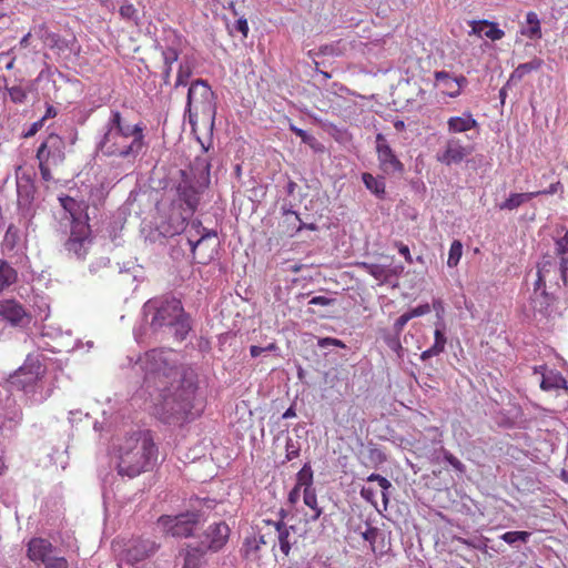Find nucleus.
Returning a JSON list of instances; mask_svg holds the SVG:
<instances>
[{
	"label": "nucleus",
	"instance_id": "obj_33",
	"mask_svg": "<svg viewBox=\"0 0 568 568\" xmlns=\"http://www.w3.org/2000/svg\"><path fill=\"white\" fill-rule=\"evenodd\" d=\"M359 267H362L366 273L372 275L375 280L379 281L381 283L387 282L388 271H386V265L362 262L359 264Z\"/></svg>",
	"mask_w": 568,
	"mask_h": 568
},
{
	"label": "nucleus",
	"instance_id": "obj_11",
	"mask_svg": "<svg viewBox=\"0 0 568 568\" xmlns=\"http://www.w3.org/2000/svg\"><path fill=\"white\" fill-rule=\"evenodd\" d=\"M205 514L199 511H186L176 516H161L158 519V527L166 535L175 538H187L204 520Z\"/></svg>",
	"mask_w": 568,
	"mask_h": 568
},
{
	"label": "nucleus",
	"instance_id": "obj_8",
	"mask_svg": "<svg viewBox=\"0 0 568 568\" xmlns=\"http://www.w3.org/2000/svg\"><path fill=\"white\" fill-rule=\"evenodd\" d=\"M210 168L206 158H196L191 166L192 178L186 172H181L182 181L178 186V197L185 205L182 216L192 217L196 211L201 195L211 181Z\"/></svg>",
	"mask_w": 568,
	"mask_h": 568
},
{
	"label": "nucleus",
	"instance_id": "obj_52",
	"mask_svg": "<svg viewBox=\"0 0 568 568\" xmlns=\"http://www.w3.org/2000/svg\"><path fill=\"white\" fill-rule=\"evenodd\" d=\"M379 535V530L376 527H367L365 531L362 532V537L364 540L368 541L374 550V544L376 542L377 536Z\"/></svg>",
	"mask_w": 568,
	"mask_h": 568
},
{
	"label": "nucleus",
	"instance_id": "obj_48",
	"mask_svg": "<svg viewBox=\"0 0 568 568\" xmlns=\"http://www.w3.org/2000/svg\"><path fill=\"white\" fill-rule=\"evenodd\" d=\"M290 130L295 134L297 135L298 138H301L302 142L305 143V144H308V145H313L314 142L316 141L315 138L311 134H308L305 130L303 129H300L297 128L296 125L294 124H290Z\"/></svg>",
	"mask_w": 568,
	"mask_h": 568
},
{
	"label": "nucleus",
	"instance_id": "obj_27",
	"mask_svg": "<svg viewBox=\"0 0 568 568\" xmlns=\"http://www.w3.org/2000/svg\"><path fill=\"white\" fill-rule=\"evenodd\" d=\"M18 280L17 270L6 260H0V294Z\"/></svg>",
	"mask_w": 568,
	"mask_h": 568
},
{
	"label": "nucleus",
	"instance_id": "obj_10",
	"mask_svg": "<svg viewBox=\"0 0 568 568\" xmlns=\"http://www.w3.org/2000/svg\"><path fill=\"white\" fill-rule=\"evenodd\" d=\"M551 267L549 260H544L538 266L535 291L530 300V308L534 320L541 322L548 320L552 314V297L545 291L547 275Z\"/></svg>",
	"mask_w": 568,
	"mask_h": 568
},
{
	"label": "nucleus",
	"instance_id": "obj_60",
	"mask_svg": "<svg viewBox=\"0 0 568 568\" xmlns=\"http://www.w3.org/2000/svg\"><path fill=\"white\" fill-rule=\"evenodd\" d=\"M110 260L108 257H100L97 262L90 264V272L97 273L100 268L108 267Z\"/></svg>",
	"mask_w": 568,
	"mask_h": 568
},
{
	"label": "nucleus",
	"instance_id": "obj_38",
	"mask_svg": "<svg viewBox=\"0 0 568 568\" xmlns=\"http://www.w3.org/2000/svg\"><path fill=\"white\" fill-rule=\"evenodd\" d=\"M44 568H68L69 562L65 557L61 556L55 548L47 558L41 562Z\"/></svg>",
	"mask_w": 568,
	"mask_h": 568
},
{
	"label": "nucleus",
	"instance_id": "obj_22",
	"mask_svg": "<svg viewBox=\"0 0 568 568\" xmlns=\"http://www.w3.org/2000/svg\"><path fill=\"white\" fill-rule=\"evenodd\" d=\"M55 547L43 538H32L28 544V557L34 562H42L47 556H49Z\"/></svg>",
	"mask_w": 568,
	"mask_h": 568
},
{
	"label": "nucleus",
	"instance_id": "obj_34",
	"mask_svg": "<svg viewBox=\"0 0 568 568\" xmlns=\"http://www.w3.org/2000/svg\"><path fill=\"white\" fill-rule=\"evenodd\" d=\"M32 307L37 320L44 321L49 317L50 306L45 297L34 296Z\"/></svg>",
	"mask_w": 568,
	"mask_h": 568
},
{
	"label": "nucleus",
	"instance_id": "obj_5",
	"mask_svg": "<svg viewBox=\"0 0 568 568\" xmlns=\"http://www.w3.org/2000/svg\"><path fill=\"white\" fill-rule=\"evenodd\" d=\"M58 200L63 211L61 222L65 220V225L70 224L71 226L65 250L74 254L77 258L82 260L87 256L92 244L88 204L83 200L69 195L59 196Z\"/></svg>",
	"mask_w": 568,
	"mask_h": 568
},
{
	"label": "nucleus",
	"instance_id": "obj_58",
	"mask_svg": "<svg viewBox=\"0 0 568 568\" xmlns=\"http://www.w3.org/2000/svg\"><path fill=\"white\" fill-rule=\"evenodd\" d=\"M429 312H430V305L428 303L418 305V306L414 307L413 310L408 311V313L410 314L412 318L426 315Z\"/></svg>",
	"mask_w": 568,
	"mask_h": 568
},
{
	"label": "nucleus",
	"instance_id": "obj_54",
	"mask_svg": "<svg viewBox=\"0 0 568 568\" xmlns=\"http://www.w3.org/2000/svg\"><path fill=\"white\" fill-rule=\"evenodd\" d=\"M361 497L366 500L367 503L372 504L373 506H377V501H376V491L371 488V487H362L361 491Z\"/></svg>",
	"mask_w": 568,
	"mask_h": 568
},
{
	"label": "nucleus",
	"instance_id": "obj_64",
	"mask_svg": "<svg viewBox=\"0 0 568 568\" xmlns=\"http://www.w3.org/2000/svg\"><path fill=\"white\" fill-rule=\"evenodd\" d=\"M42 337H62V332L59 328L52 326H44L41 333Z\"/></svg>",
	"mask_w": 568,
	"mask_h": 568
},
{
	"label": "nucleus",
	"instance_id": "obj_47",
	"mask_svg": "<svg viewBox=\"0 0 568 568\" xmlns=\"http://www.w3.org/2000/svg\"><path fill=\"white\" fill-rule=\"evenodd\" d=\"M303 501L311 509L318 508L317 497L314 488H307L303 491Z\"/></svg>",
	"mask_w": 568,
	"mask_h": 568
},
{
	"label": "nucleus",
	"instance_id": "obj_56",
	"mask_svg": "<svg viewBox=\"0 0 568 568\" xmlns=\"http://www.w3.org/2000/svg\"><path fill=\"white\" fill-rule=\"evenodd\" d=\"M445 460L456 470L463 473L465 470L464 464L453 454L446 452L444 455Z\"/></svg>",
	"mask_w": 568,
	"mask_h": 568
},
{
	"label": "nucleus",
	"instance_id": "obj_26",
	"mask_svg": "<svg viewBox=\"0 0 568 568\" xmlns=\"http://www.w3.org/2000/svg\"><path fill=\"white\" fill-rule=\"evenodd\" d=\"M556 254L559 256V271L562 280H566L568 272V231L564 236L556 240L555 243Z\"/></svg>",
	"mask_w": 568,
	"mask_h": 568
},
{
	"label": "nucleus",
	"instance_id": "obj_46",
	"mask_svg": "<svg viewBox=\"0 0 568 568\" xmlns=\"http://www.w3.org/2000/svg\"><path fill=\"white\" fill-rule=\"evenodd\" d=\"M162 58L164 65H173V63L179 59V51L173 47L163 48Z\"/></svg>",
	"mask_w": 568,
	"mask_h": 568
},
{
	"label": "nucleus",
	"instance_id": "obj_63",
	"mask_svg": "<svg viewBox=\"0 0 568 568\" xmlns=\"http://www.w3.org/2000/svg\"><path fill=\"white\" fill-rule=\"evenodd\" d=\"M235 29L236 31H239L240 33H242V36L244 38L247 37L248 34V23H247V20L245 18H240L236 22H235Z\"/></svg>",
	"mask_w": 568,
	"mask_h": 568
},
{
	"label": "nucleus",
	"instance_id": "obj_16",
	"mask_svg": "<svg viewBox=\"0 0 568 568\" xmlns=\"http://www.w3.org/2000/svg\"><path fill=\"white\" fill-rule=\"evenodd\" d=\"M376 153L379 168L384 173L390 174L403 172V163L396 156L386 138L382 133L376 135Z\"/></svg>",
	"mask_w": 568,
	"mask_h": 568
},
{
	"label": "nucleus",
	"instance_id": "obj_12",
	"mask_svg": "<svg viewBox=\"0 0 568 568\" xmlns=\"http://www.w3.org/2000/svg\"><path fill=\"white\" fill-rule=\"evenodd\" d=\"M160 548L152 539H134L119 558L118 568H146V560Z\"/></svg>",
	"mask_w": 568,
	"mask_h": 568
},
{
	"label": "nucleus",
	"instance_id": "obj_43",
	"mask_svg": "<svg viewBox=\"0 0 568 568\" xmlns=\"http://www.w3.org/2000/svg\"><path fill=\"white\" fill-rule=\"evenodd\" d=\"M530 532L528 531H507L505 534L501 535V539L509 544V545H514L516 542H527L528 539L530 538Z\"/></svg>",
	"mask_w": 568,
	"mask_h": 568
},
{
	"label": "nucleus",
	"instance_id": "obj_7",
	"mask_svg": "<svg viewBox=\"0 0 568 568\" xmlns=\"http://www.w3.org/2000/svg\"><path fill=\"white\" fill-rule=\"evenodd\" d=\"M216 97L206 80L196 79L190 83L184 119L194 132L200 116L212 132L216 118Z\"/></svg>",
	"mask_w": 568,
	"mask_h": 568
},
{
	"label": "nucleus",
	"instance_id": "obj_45",
	"mask_svg": "<svg viewBox=\"0 0 568 568\" xmlns=\"http://www.w3.org/2000/svg\"><path fill=\"white\" fill-rule=\"evenodd\" d=\"M278 346L276 345V343H270L267 344L266 346H256V345H252L250 347V354L253 358H256V357H260L262 355H266V354H276L278 355Z\"/></svg>",
	"mask_w": 568,
	"mask_h": 568
},
{
	"label": "nucleus",
	"instance_id": "obj_42",
	"mask_svg": "<svg viewBox=\"0 0 568 568\" xmlns=\"http://www.w3.org/2000/svg\"><path fill=\"white\" fill-rule=\"evenodd\" d=\"M481 26L486 28V31H484V37L497 41L504 38L505 32L498 28V26L495 22H489L487 20H481Z\"/></svg>",
	"mask_w": 568,
	"mask_h": 568
},
{
	"label": "nucleus",
	"instance_id": "obj_29",
	"mask_svg": "<svg viewBox=\"0 0 568 568\" xmlns=\"http://www.w3.org/2000/svg\"><path fill=\"white\" fill-rule=\"evenodd\" d=\"M362 181L367 190H369L376 197L384 199L385 196V180L382 176H374L371 173H363Z\"/></svg>",
	"mask_w": 568,
	"mask_h": 568
},
{
	"label": "nucleus",
	"instance_id": "obj_2",
	"mask_svg": "<svg viewBox=\"0 0 568 568\" xmlns=\"http://www.w3.org/2000/svg\"><path fill=\"white\" fill-rule=\"evenodd\" d=\"M145 125L129 123L118 110H111L103 125L97 150L104 156L120 158L132 163L146 149Z\"/></svg>",
	"mask_w": 568,
	"mask_h": 568
},
{
	"label": "nucleus",
	"instance_id": "obj_41",
	"mask_svg": "<svg viewBox=\"0 0 568 568\" xmlns=\"http://www.w3.org/2000/svg\"><path fill=\"white\" fill-rule=\"evenodd\" d=\"M462 255H463V244L458 240L453 241V243L450 244V247H449V252H448L447 265L449 267L457 266L462 258Z\"/></svg>",
	"mask_w": 568,
	"mask_h": 568
},
{
	"label": "nucleus",
	"instance_id": "obj_21",
	"mask_svg": "<svg viewBox=\"0 0 568 568\" xmlns=\"http://www.w3.org/2000/svg\"><path fill=\"white\" fill-rule=\"evenodd\" d=\"M478 126L476 119L468 111L458 116H450L447 120V131L450 134L465 133Z\"/></svg>",
	"mask_w": 568,
	"mask_h": 568
},
{
	"label": "nucleus",
	"instance_id": "obj_39",
	"mask_svg": "<svg viewBox=\"0 0 568 568\" xmlns=\"http://www.w3.org/2000/svg\"><path fill=\"white\" fill-rule=\"evenodd\" d=\"M192 73H193L192 65L187 61L181 62L179 65L174 88L187 85Z\"/></svg>",
	"mask_w": 568,
	"mask_h": 568
},
{
	"label": "nucleus",
	"instance_id": "obj_62",
	"mask_svg": "<svg viewBox=\"0 0 568 568\" xmlns=\"http://www.w3.org/2000/svg\"><path fill=\"white\" fill-rule=\"evenodd\" d=\"M399 254L405 258V261L409 264L413 263V257L409 252V247L402 242L396 243Z\"/></svg>",
	"mask_w": 568,
	"mask_h": 568
},
{
	"label": "nucleus",
	"instance_id": "obj_57",
	"mask_svg": "<svg viewBox=\"0 0 568 568\" xmlns=\"http://www.w3.org/2000/svg\"><path fill=\"white\" fill-rule=\"evenodd\" d=\"M120 14L124 19L134 20L135 19V14H136V10H135L133 4L125 3V4L121 6Z\"/></svg>",
	"mask_w": 568,
	"mask_h": 568
},
{
	"label": "nucleus",
	"instance_id": "obj_1",
	"mask_svg": "<svg viewBox=\"0 0 568 568\" xmlns=\"http://www.w3.org/2000/svg\"><path fill=\"white\" fill-rule=\"evenodd\" d=\"M144 373L142 392L152 403V414L169 425L193 419L197 388L196 375L180 363L173 349H151L135 362Z\"/></svg>",
	"mask_w": 568,
	"mask_h": 568
},
{
	"label": "nucleus",
	"instance_id": "obj_61",
	"mask_svg": "<svg viewBox=\"0 0 568 568\" xmlns=\"http://www.w3.org/2000/svg\"><path fill=\"white\" fill-rule=\"evenodd\" d=\"M386 271L387 272V282L392 278V277H398L403 272H404V266L403 265H386Z\"/></svg>",
	"mask_w": 568,
	"mask_h": 568
},
{
	"label": "nucleus",
	"instance_id": "obj_53",
	"mask_svg": "<svg viewBox=\"0 0 568 568\" xmlns=\"http://www.w3.org/2000/svg\"><path fill=\"white\" fill-rule=\"evenodd\" d=\"M412 320V316L408 312L402 314L394 323V333L399 335L404 329L405 325Z\"/></svg>",
	"mask_w": 568,
	"mask_h": 568
},
{
	"label": "nucleus",
	"instance_id": "obj_59",
	"mask_svg": "<svg viewBox=\"0 0 568 568\" xmlns=\"http://www.w3.org/2000/svg\"><path fill=\"white\" fill-rule=\"evenodd\" d=\"M334 300L329 298V297H326V296H323V295H318V296H314L312 297L310 301H308V304L310 305H320V306H328L333 303Z\"/></svg>",
	"mask_w": 568,
	"mask_h": 568
},
{
	"label": "nucleus",
	"instance_id": "obj_20",
	"mask_svg": "<svg viewBox=\"0 0 568 568\" xmlns=\"http://www.w3.org/2000/svg\"><path fill=\"white\" fill-rule=\"evenodd\" d=\"M446 325L442 317L439 321L435 323V332H434V344L428 349L424 351L420 354L422 361H427L430 357L438 356L445 351V346L447 343V338L445 335Z\"/></svg>",
	"mask_w": 568,
	"mask_h": 568
},
{
	"label": "nucleus",
	"instance_id": "obj_13",
	"mask_svg": "<svg viewBox=\"0 0 568 568\" xmlns=\"http://www.w3.org/2000/svg\"><path fill=\"white\" fill-rule=\"evenodd\" d=\"M189 219L190 217L181 216L178 225L170 232V235L184 232L186 242L191 247V252L194 254L195 248L207 240L215 237L216 232L203 227L199 220H193L191 223H186Z\"/></svg>",
	"mask_w": 568,
	"mask_h": 568
},
{
	"label": "nucleus",
	"instance_id": "obj_6",
	"mask_svg": "<svg viewBox=\"0 0 568 568\" xmlns=\"http://www.w3.org/2000/svg\"><path fill=\"white\" fill-rule=\"evenodd\" d=\"M43 361L40 353L28 354L24 363L9 377V383L22 390L31 405L43 403L52 394L51 384L45 378Z\"/></svg>",
	"mask_w": 568,
	"mask_h": 568
},
{
	"label": "nucleus",
	"instance_id": "obj_17",
	"mask_svg": "<svg viewBox=\"0 0 568 568\" xmlns=\"http://www.w3.org/2000/svg\"><path fill=\"white\" fill-rule=\"evenodd\" d=\"M230 532L231 529L226 523H213L203 534L202 546H205L206 550L216 552L226 545Z\"/></svg>",
	"mask_w": 568,
	"mask_h": 568
},
{
	"label": "nucleus",
	"instance_id": "obj_23",
	"mask_svg": "<svg viewBox=\"0 0 568 568\" xmlns=\"http://www.w3.org/2000/svg\"><path fill=\"white\" fill-rule=\"evenodd\" d=\"M540 388L545 392L551 390H564L565 394L568 395V383L561 373L550 369L548 373L544 374V377L539 384Z\"/></svg>",
	"mask_w": 568,
	"mask_h": 568
},
{
	"label": "nucleus",
	"instance_id": "obj_32",
	"mask_svg": "<svg viewBox=\"0 0 568 568\" xmlns=\"http://www.w3.org/2000/svg\"><path fill=\"white\" fill-rule=\"evenodd\" d=\"M268 524L273 525V527L277 531V539L281 551L285 556H288L292 549V544L290 541L287 525L284 523V520L270 521Z\"/></svg>",
	"mask_w": 568,
	"mask_h": 568
},
{
	"label": "nucleus",
	"instance_id": "obj_3",
	"mask_svg": "<svg viewBox=\"0 0 568 568\" xmlns=\"http://www.w3.org/2000/svg\"><path fill=\"white\" fill-rule=\"evenodd\" d=\"M111 454L118 474L133 478L153 468L158 447L150 430L130 429L113 439Z\"/></svg>",
	"mask_w": 568,
	"mask_h": 568
},
{
	"label": "nucleus",
	"instance_id": "obj_24",
	"mask_svg": "<svg viewBox=\"0 0 568 568\" xmlns=\"http://www.w3.org/2000/svg\"><path fill=\"white\" fill-rule=\"evenodd\" d=\"M207 562L206 550L202 546L187 545L183 568H202Z\"/></svg>",
	"mask_w": 568,
	"mask_h": 568
},
{
	"label": "nucleus",
	"instance_id": "obj_30",
	"mask_svg": "<svg viewBox=\"0 0 568 568\" xmlns=\"http://www.w3.org/2000/svg\"><path fill=\"white\" fill-rule=\"evenodd\" d=\"M541 65L542 60L538 58H535L529 62L519 64L510 74L507 84L520 81L526 74L539 70Z\"/></svg>",
	"mask_w": 568,
	"mask_h": 568
},
{
	"label": "nucleus",
	"instance_id": "obj_40",
	"mask_svg": "<svg viewBox=\"0 0 568 568\" xmlns=\"http://www.w3.org/2000/svg\"><path fill=\"white\" fill-rule=\"evenodd\" d=\"M4 89L13 103L22 104L26 102L28 98V92L21 84H13L11 87L6 85Z\"/></svg>",
	"mask_w": 568,
	"mask_h": 568
},
{
	"label": "nucleus",
	"instance_id": "obj_15",
	"mask_svg": "<svg viewBox=\"0 0 568 568\" xmlns=\"http://www.w3.org/2000/svg\"><path fill=\"white\" fill-rule=\"evenodd\" d=\"M471 148L465 145L460 139L452 136L446 140L442 150L436 153V160L447 166L460 164L471 154Z\"/></svg>",
	"mask_w": 568,
	"mask_h": 568
},
{
	"label": "nucleus",
	"instance_id": "obj_55",
	"mask_svg": "<svg viewBox=\"0 0 568 568\" xmlns=\"http://www.w3.org/2000/svg\"><path fill=\"white\" fill-rule=\"evenodd\" d=\"M317 345L321 348H327L329 346H336V347H342V348L345 347V344L341 339L333 338V337L320 338L317 342Z\"/></svg>",
	"mask_w": 568,
	"mask_h": 568
},
{
	"label": "nucleus",
	"instance_id": "obj_50",
	"mask_svg": "<svg viewBox=\"0 0 568 568\" xmlns=\"http://www.w3.org/2000/svg\"><path fill=\"white\" fill-rule=\"evenodd\" d=\"M456 82H455V89L452 90V91H447L446 94L449 97V98H457L460 95V92H462V88L465 87L468 81L467 79L464 77V75H459V77H454Z\"/></svg>",
	"mask_w": 568,
	"mask_h": 568
},
{
	"label": "nucleus",
	"instance_id": "obj_19",
	"mask_svg": "<svg viewBox=\"0 0 568 568\" xmlns=\"http://www.w3.org/2000/svg\"><path fill=\"white\" fill-rule=\"evenodd\" d=\"M22 420L21 407L11 398L0 403V422L3 427L14 428Z\"/></svg>",
	"mask_w": 568,
	"mask_h": 568
},
{
	"label": "nucleus",
	"instance_id": "obj_49",
	"mask_svg": "<svg viewBox=\"0 0 568 568\" xmlns=\"http://www.w3.org/2000/svg\"><path fill=\"white\" fill-rule=\"evenodd\" d=\"M385 343L389 349H392L393 352H395L397 354H399L400 351L403 349L400 341H399V335H397L396 333H394V335L385 336Z\"/></svg>",
	"mask_w": 568,
	"mask_h": 568
},
{
	"label": "nucleus",
	"instance_id": "obj_37",
	"mask_svg": "<svg viewBox=\"0 0 568 568\" xmlns=\"http://www.w3.org/2000/svg\"><path fill=\"white\" fill-rule=\"evenodd\" d=\"M44 568H68L69 562L65 557L61 556L55 548L47 558L41 562Z\"/></svg>",
	"mask_w": 568,
	"mask_h": 568
},
{
	"label": "nucleus",
	"instance_id": "obj_9",
	"mask_svg": "<svg viewBox=\"0 0 568 568\" xmlns=\"http://www.w3.org/2000/svg\"><path fill=\"white\" fill-rule=\"evenodd\" d=\"M77 138V131H71L68 138H62L59 134L50 133L41 142L37 150V159L39 161L41 178L44 181H51L53 179L52 170L64 162L67 140L72 145L75 143Z\"/></svg>",
	"mask_w": 568,
	"mask_h": 568
},
{
	"label": "nucleus",
	"instance_id": "obj_28",
	"mask_svg": "<svg viewBox=\"0 0 568 568\" xmlns=\"http://www.w3.org/2000/svg\"><path fill=\"white\" fill-rule=\"evenodd\" d=\"M541 192H526V193H511L506 201L500 203L498 207L500 210L513 211L519 207L521 204L535 199L540 195Z\"/></svg>",
	"mask_w": 568,
	"mask_h": 568
},
{
	"label": "nucleus",
	"instance_id": "obj_35",
	"mask_svg": "<svg viewBox=\"0 0 568 568\" xmlns=\"http://www.w3.org/2000/svg\"><path fill=\"white\" fill-rule=\"evenodd\" d=\"M296 486L307 488L313 487V470L310 463L304 464L301 470L296 475Z\"/></svg>",
	"mask_w": 568,
	"mask_h": 568
},
{
	"label": "nucleus",
	"instance_id": "obj_18",
	"mask_svg": "<svg viewBox=\"0 0 568 568\" xmlns=\"http://www.w3.org/2000/svg\"><path fill=\"white\" fill-rule=\"evenodd\" d=\"M17 193H18V209L26 220V224L28 225L33 216L32 209V199H33V186L29 181L17 183Z\"/></svg>",
	"mask_w": 568,
	"mask_h": 568
},
{
	"label": "nucleus",
	"instance_id": "obj_25",
	"mask_svg": "<svg viewBox=\"0 0 568 568\" xmlns=\"http://www.w3.org/2000/svg\"><path fill=\"white\" fill-rule=\"evenodd\" d=\"M520 33L530 40L542 38L540 19L536 12L529 11L526 13V26L521 27Z\"/></svg>",
	"mask_w": 568,
	"mask_h": 568
},
{
	"label": "nucleus",
	"instance_id": "obj_31",
	"mask_svg": "<svg viewBox=\"0 0 568 568\" xmlns=\"http://www.w3.org/2000/svg\"><path fill=\"white\" fill-rule=\"evenodd\" d=\"M103 420L102 422H95L94 423V429L97 432H111L112 429H115L119 425V423L123 419V416L120 413H114L111 408L110 410H103Z\"/></svg>",
	"mask_w": 568,
	"mask_h": 568
},
{
	"label": "nucleus",
	"instance_id": "obj_14",
	"mask_svg": "<svg viewBox=\"0 0 568 568\" xmlns=\"http://www.w3.org/2000/svg\"><path fill=\"white\" fill-rule=\"evenodd\" d=\"M0 318L18 328H27L32 322V314L13 298L0 301Z\"/></svg>",
	"mask_w": 568,
	"mask_h": 568
},
{
	"label": "nucleus",
	"instance_id": "obj_4",
	"mask_svg": "<svg viewBox=\"0 0 568 568\" xmlns=\"http://www.w3.org/2000/svg\"><path fill=\"white\" fill-rule=\"evenodd\" d=\"M143 318L153 334L173 336L183 341L191 331V322L182 303L174 297H156L144 303Z\"/></svg>",
	"mask_w": 568,
	"mask_h": 568
},
{
	"label": "nucleus",
	"instance_id": "obj_51",
	"mask_svg": "<svg viewBox=\"0 0 568 568\" xmlns=\"http://www.w3.org/2000/svg\"><path fill=\"white\" fill-rule=\"evenodd\" d=\"M366 480H367V481H377V483H378V486H379L382 489H385V490H389V489L393 487L392 483H390L387 478L383 477V476H382V475H379V474H375V473H373V474H371V475L367 477V479H366Z\"/></svg>",
	"mask_w": 568,
	"mask_h": 568
},
{
	"label": "nucleus",
	"instance_id": "obj_36",
	"mask_svg": "<svg viewBox=\"0 0 568 568\" xmlns=\"http://www.w3.org/2000/svg\"><path fill=\"white\" fill-rule=\"evenodd\" d=\"M435 84L442 87L444 92L452 91L455 89V78L447 71H435L434 73Z\"/></svg>",
	"mask_w": 568,
	"mask_h": 568
},
{
	"label": "nucleus",
	"instance_id": "obj_44",
	"mask_svg": "<svg viewBox=\"0 0 568 568\" xmlns=\"http://www.w3.org/2000/svg\"><path fill=\"white\" fill-rule=\"evenodd\" d=\"M301 443L297 439L287 437L285 443V459L287 462L293 460L300 456Z\"/></svg>",
	"mask_w": 568,
	"mask_h": 568
}]
</instances>
